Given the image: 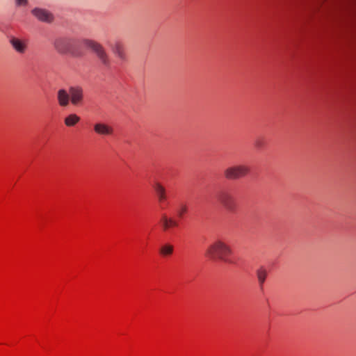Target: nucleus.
<instances>
[{
  "mask_svg": "<svg viewBox=\"0 0 356 356\" xmlns=\"http://www.w3.org/2000/svg\"><path fill=\"white\" fill-rule=\"evenodd\" d=\"M70 94L69 90L67 91L65 89H59L57 92V100L60 106L67 107L70 102Z\"/></svg>",
  "mask_w": 356,
  "mask_h": 356,
  "instance_id": "10",
  "label": "nucleus"
},
{
  "mask_svg": "<svg viewBox=\"0 0 356 356\" xmlns=\"http://www.w3.org/2000/svg\"><path fill=\"white\" fill-rule=\"evenodd\" d=\"M95 132L100 136H111L113 133V129L108 124L103 122H97L94 124Z\"/></svg>",
  "mask_w": 356,
  "mask_h": 356,
  "instance_id": "9",
  "label": "nucleus"
},
{
  "mask_svg": "<svg viewBox=\"0 0 356 356\" xmlns=\"http://www.w3.org/2000/svg\"><path fill=\"white\" fill-rule=\"evenodd\" d=\"M70 102L73 106H79L83 101V90L81 86H75L69 88Z\"/></svg>",
  "mask_w": 356,
  "mask_h": 356,
  "instance_id": "6",
  "label": "nucleus"
},
{
  "mask_svg": "<svg viewBox=\"0 0 356 356\" xmlns=\"http://www.w3.org/2000/svg\"><path fill=\"white\" fill-rule=\"evenodd\" d=\"M267 270L264 268L261 267L257 270V277L261 288H262V286L265 282Z\"/></svg>",
  "mask_w": 356,
  "mask_h": 356,
  "instance_id": "15",
  "label": "nucleus"
},
{
  "mask_svg": "<svg viewBox=\"0 0 356 356\" xmlns=\"http://www.w3.org/2000/svg\"><path fill=\"white\" fill-rule=\"evenodd\" d=\"M161 222L164 231H168L172 227H177L179 225L178 221L172 218H168L165 214L162 216Z\"/></svg>",
  "mask_w": 356,
  "mask_h": 356,
  "instance_id": "11",
  "label": "nucleus"
},
{
  "mask_svg": "<svg viewBox=\"0 0 356 356\" xmlns=\"http://www.w3.org/2000/svg\"><path fill=\"white\" fill-rule=\"evenodd\" d=\"M31 14L40 22L49 24L54 20L53 14L42 8H35L31 10Z\"/></svg>",
  "mask_w": 356,
  "mask_h": 356,
  "instance_id": "7",
  "label": "nucleus"
},
{
  "mask_svg": "<svg viewBox=\"0 0 356 356\" xmlns=\"http://www.w3.org/2000/svg\"><path fill=\"white\" fill-rule=\"evenodd\" d=\"M15 3L17 7H26L28 5L29 1L28 0H15Z\"/></svg>",
  "mask_w": 356,
  "mask_h": 356,
  "instance_id": "18",
  "label": "nucleus"
},
{
  "mask_svg": "<svg viewBox=\"0 0 356 356\" xmlns=\"http://www.w3.org/2000/svg\"><path fill=\"white\" fill-rule=\"evenodd\" d=\"M174 250L173 245L170 244H165L162 245L159 250L160 254L163 257L170 256Z\"/></svg>",
  "mask_w": 356,
  "mask_h": 356,
  "instance_id": "16",
  "label": "nucleus"
},
{
  "mask_svg": "<svg viewBox=\"0 0 356 356\" xmlns=\"http://www.w3.org/2000/svg\"><path fill=\"white\" fill-rule=\"evenodd\" d=\"M9 42L13 49L20 54H24L28 49V40L25 38L10 36Z\"/></svg>",
  "mask_w": 356,
  "mask_h": 356,
  "instance_id": "8",
  "label": "nucleus"
},
{
  "mask_svg": "<svg viewBox=\"0 0 356 356\" xmlns=\"http://www.w3.org/2000/svg\"><path fill=\"white\" fill-rule=\"evenodd\" d=\"M81 43L86 47L92 49L104 65H108L109 64L108 56L100 43L90 39H83Z\"/></svg>",
  "mask_w": 356,
  "mask_h": 356,
  "instance_id": "3",
  "label": "nucleus"
},
{
  "mask_svg": "<svg viewBox=\"0 0 356 356\" xmlns=\"http://www.w3.org/2000/svg\"><path fill=\"white\" fill-rule=\"evenodd\" d=\"M75 42L76 40L74 38L59 36L54 40L52 44L56 51L60 54H70L76 56L77 54L72 50V46Z\"/></svg>",
  "mask_w": 356,
  "mask_h": 356,
  "instance_id": "2",
  "label": "nucleus"
},
{
  "mask_svg": "<svg viewBox=\"0 0 356 356\" xmlns=\"http://www.w3.org/2000/svg\"><path fill=\"white\" fill-rule=\"evenodd\" d=\"M113 54L121 60H126L127 56L123 46L120 42H116L112 48Z\"/></svg>",
  "mask_w": 356,
  "mask_h": 356,
  "instance_id": "13",
  "label": "nucleus"
},
{
  "mask_svg": "<svg viewBox=\"0 0 356 356\" xmlns=\"http://www.w3.org/2000/svg\"><path fill=\"white\" fill-rule=\"evenodd\" d=\"M250 171V168L246 165H236L226 168L224 175L227 179H237L245 177Z\"/></svg>",
  "mask_w": 356,
  "mask_h": 356,
  "instance_id": "4",
  "label": "nucleus"
},
{
  "mask_svg": "<svg viewBox=\"0 0 356 356\" xmlns=\"http://www.w3.org/2000/svg\"><path fill=\"white\" fill-rule=\"evenodd\" d=\"M79 121L80 118L74 113L70 114L64 120L65 124L67 127H73L76 125Z\"/></svg>",
  "mask_w": 356,
  "mask_h": 356,
  "instance_id": "14",
  "label": "nucleus"
},
{
  "mask_svg": "<svg viewBox=\"0 0 356 356\" xmlns=\"http://www.w3.org/2000/svg\"><path fill=\"white\" fill-rule=\"evenodd\" d=\"M218 200L225 210L234 212L236 208V203L233 195L229 191H222L218 196Z\"/></svg>",
  "mask_w": 356,
  "mask_h": 356,
  "instance_id": "5",
  "label": "nucleus"
},
{
  "mask_svg": "<svg viewBox=\"0 0 356 356\" xmlns=\"http://www.w3.org/2000/svg\"><path fill=\"white\" fill-rule=\"evenodd\" d=\"M255 146H256L257 147H261V143L259 140H257V141L255 142Z\"/></svg>",
  "mask_w": 356,
  "mask_h": 356,
  "instance_id": "19",
  "label": "nucleus"
},
{
  "mask_svg": "<svg viewBox=\"0 0 356 356\" xmlns=\"http://www.w3.org/2000/svg\"><path fill=\"white\" fill-rule=\"evenodd\" d=\"M188 211V207L185 204H181L177 208V213L179 218H182L184 215Z\"/></svg>",
  "mask_w": 356,
  "mask_h": 356,
  "instance_id": "17",
  "label": "nucleus"
},
{
  "mask_svg": "<svg viewBox=\"0 0 356 356\" xmlns=\"http://www.w3.org/2000/svg\"><path fill=\"white\" fill-rule=\"evenodd\" d=\"M154 189L157 195L159 201L160 202H163L166 200V190L165 187L159 182H156L154 184Z\"/></svg>",
  "mask_w": 356,
  "mask_h": 356,
  "instance_id": "12",
  "label": "nucleus"
},
{
  "mask_svg": "<svg viewBox=\"0 0 356 356\" xmlns=\"http://www.w3.org/2000/svg\"><path fill=\"white\" fill-rule=\"evenodd\" d=\"M232 250L225 242L217 240L211 244L206 250V255L211 259H219L225 263L232 264L229 259Z\"/></svg>",
  "mask_w": 356,
  "mask_h": 356,
  "instance_id": "1",
  "label": "nucleus"
}]
</instances>
